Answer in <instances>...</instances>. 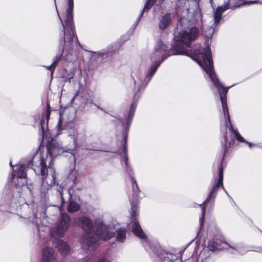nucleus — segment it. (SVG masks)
<instances>
[{
  "label": "nucleus",
  "instance_id": "f257e3e1",
  "mask_svg": "<svg viewBox=\"0 0 262 262\" xmlns=\"http://www.w3.org/2000/svg\"><path fill=\"white\" fill-rule=\"evenodd\" d=\"M190 44L191 43H173L172 47V49L175 51L173 54H182L190 56L203 69L220 93L223 112L225 118L224 128L226 132L228 128L233 137L235 138L238 142L245 143L248 145L249 147L254 146V145L253 144L244 140V138L238 133L237 129L233 128L231 123L229 110L226 101V94L229 89L234 85L225 88L220 83L213 71V61L211 56V50L209 45H207L204 49H200L199 46H196L192 53V52L190 53L187 50V48L189 47Z\"/></svg>",
  "mask_w": 262,
  "mask_h": 262
},
{
  "label": "nucleus",
  "instance_id": "f03ea898",
  "mask_svg": "<svg viewBox=\"0 0 262 262\" xmlns=\"http://www.w3.org/2000/svg\"><path fill=\"white\" fill-rule=\"evenodd\" d=\"M167 48L166 45L161 41H158L150 55L151 60L152 61L156 60L157 61L151 66L150 68L146 75L139 74L134 77L135 94L133 99V102L131 104L127 116H125V118L121 121L123 127L122 131V146L124 156H127L125 151L126 148L127 136L136 108L137 100L140 97L141 92L143 91L148 83L150 81L152 76L157 71V68L163 61L169 56V55H166L165 53Z\"/></svg>",
  "mask_w": 262,
  "mask_h": 262
},
{
  "label": "nucleus",
  "instance_id": "7ed1b4c3",
  "mask_svg": "<svg viewBox=\"0 0 262 262\" xmlns=\"http://www.w3.org/2000/svg\"><path fill=\"white\" fill-rule=\"evenodd\" d=\"M74 222L81 226L84 231L81 237V244L82 249L87 252L97 248L99 239L108 240L117 231L113 227L104 225L100 220L95 222L94 226L91 221L85 216L77 219Z\"/></svg>",
  "mask_w": 262,
  "mask_h": 262
},
{
  "label": "nucleus",
  "instance_id": "20e7f679",
  "mask_svg": "<svg viewBox=\"0 0 262 262\" xmlns=\"http://www.w3.org/2000/svg\"><path fill=\"white\" fill-rule=\"evenodd\" d=\"M33 170L36 174H40L42 177L41 192L46 193L55 184V171L51 165L47 168L45 158L42 156L40 155L39 160L37 162L33 161Z\"/></svg>",
  "mask_w": 262,
  "mask_h": 262
},
{
  "label": "nucleus",
  "instance_id": "39448f33",
  "mask_svg": "<svg viewBox=\"0 0 262 262\" xmlns=\"http://www.w3.org/2000/svg\"><path fill=\"white\" fill-rule=\"evenodd\" d=\"M223 170L222 168H220L219 173V178L216 181L215 184L212 187V189L209 191L207 197L205 201L203 203V204H200L199 206L202 208V217L200 219V223L201 226H202L203 220L205 216V205L207 204L209 201H211V199H214L216 196V194L218 191V189L220 187H222V189L224 190L225 192L226 193L227 196L232 199L230 195L227 192L226 189L224 188L223 185Z\"/></svg>",
  "mask_w": 262,
  "mask_h": 262
},
{
  "label": "nucleus",
  "instance_id": "423d86ee",
  "mask_svg": "<svg viewBox=\"0 0 262 262\" xmlns=\"http://www.w3.org/2000/svg\"><path fill=\"white\" fill-rule=\"evenodd\" d=\"M207 247L210 251L231 248L241 254H244L240 247L232 243H228L224 241L222 235L219 233H217L212 238L209 239Z\"/></svg>",
  "mask_w": 262,
  "mask_h": 262
},
{
  "label": "nucleus",
  "instance_id": "0eeeda50",
  "mask_svg": "<svg viewBox=\"0 0 262 262\" xmlns=\"http://www.w3.org/2000/svg\"><path fill=\"white\" fill-rule=\"evenodd\" d=\"M70 223V217L66 213H61L60 219L54 227L50 229L52 237H62L68 229Z\"/></svg>",
  "mask_w": 262,
  "mask_h": 262
},
{
  "label": "nucleus",
  "instance_id": "6e6552de",
  "mask_svg": "<svg viewBox=\"0 0 262 262\" xmlns=\"http://www.w3.org/2000/svg\"><path fill=\"white\" fill-rule=\"evenodd\" d=\"M68 7L66 9V15L64 21L62 22L64 31L69 35L73 34V10L74 9V0H66Z\"/></svg>",
  "mask_w": 262,
  "mask_h": 262
},
{
  "label": "nucleus",
  "instance_id": "1a4fd4ad",
  "mask_svg": "<svg viewBox=\"0 0 262 262\" xmlns=\"http://www.w3.org/2000/svg\"><path fill=\"white\" fill-rule=\"evenodd\" d=\"M68 7V5H67L66 9ZM56 11H57L58 16L60 19V23L61 24H62L61 21L62 22L64 21V19L65 18L66 15V11L63 14V15L62 16V19L60 17L58 12V10L56 9ZM73 34L71 35H69L67 32L64 31V28L63 27V25H62L63 31L62 33L60 35V36H64V40L66 43V47H68V48H70L72 47L76 46L78 45V39L76 36L75 34V27H74V22L73 21Z\"/></svg>",
  "mask_w": 262,
  "mask_h": 262
},
{
  "label": "nucleus",
  "instance_id": "9d476101",
  "mask_svg": "<svg viewBox=\"0 0 262 262\" xmlns=\"http://www.w3.org/2000/svg\"><path fill=\"white\" fill-rule=\"evenodd\" d=\"M132 187H133V199L130 200V203L132 206V216H135L137 213L138 206L137 202L138 200L139 195L140 194V189L137 184V183L135 179L131 177Z\"/></svg>",
  "mask_w": 262,
  "mask_h": 262
},
{
  "label": "nucleus",
  "instance_id": "9b49d317",
  "mask_svg": "<svg viewBox=\"0 0 262 262\" xmlns=\"http://www.w3.org/2000/svg\"><path fill=\"white\" fill-rule=\"evenodd\" d=\"M133 232L137 236L142 239V243L146 251H148L149 249H152L149 244L146 235L142 231L139 223L136 222H135L133 224Z\"/></svg>",
  "mask_w": 262,
  "mask_h": 262
},
{
  "label": "nucleus",
  "instance_id": "f8f14e48",
  "mask_svg": "<svg viewBox=\"0 0 262 262\" xmlns=\"http://www.w3.org/2000/svg\"><path fill=\"white\" fill-rule=\"evenodd\" d=\"M10 165L13 168V170L15 171L17 175V179L18 180L17 183H15V185L18 187L23 186L27 183V176H26V170L27 167L24 165H17V168L14 170L13 166L12 164V162H10Z\"/></svg>",
  "mask_w": 262,
  "mask_h": 262
},
{
  "label": "nucleus",
  "instance_id": "ddd939ff",
  "mask_svg": "<svg viewBox=\"0 0 262 262\" xmlns=\"http://www.w3.org/2000/svg\"><path fill=\"white\" fill-rule=\"evenodd\" d=\"M48 153L51 157H53L57 155H59L63 152H71L73 149H66L64 147L60 146L58 143H49L47 145Z\"/></svg>",
  "mask_w": 262,
  "mask_h": 262
},
{
  "label": "nucleus",
  "instance_id": "4468645a",
  "mask_svg": "<svg viewBox=\"0 0 262 262\" xmlns=\"http://www.w3.org/2000/svg\"><path fill=\"white\" fill-rule=\"evenodd\" d=\"M59 44L60 46V49L59 50V53L56 55V56L53 58V62L52 64L54 66L55 68L56 66L57 65L58 62L61 59V57L62 56L63 52L64 50L70 51L71 50H72L73 49H76L79 46H80L79 42L78 41V45L76 46L72 47L70 48H68V47H66V43L64 40V36H60V38L59 40Z\"/></svg>",
  "mask_w": 262,
  "mask_h": 262
},
{
  "label": "nucleus",
  "instance_id": "2eb2a0df",
  "mask_svg": "<svg viewBox=\"0 0 262 262\" xmlns=\"http://www.w3.org/2000/svg\"><path fill=\"white\" fill-rule=\"evenodd\" d=\"M55 259L54 250L51 247L43 246L41 250V262H54Z\"/></svg>",
  "mask_w": 262,
  "mask_h": 262
},
{
  "label": "nucleus",
  "instance_id": "dca6fc26",
  "mask_svg": "<svg viewBox=\"0 0 262 262\" xmlns=\"http://www.w3.org/2000/svg\"><path fill=\"white\" fill-rule=\"evenodd\" d=\"M53 245L62 256H66L70 254L71 251L70 247L67 242L63 240H56L53 242Z\"/></svg>",
  "mask_w": 262,
  "mask_h": 262
},
{
  "label": "nucleus",
  "instance_id": "f3484780",
  "mask_svg": "<svg viewBox=\"0 0 262 262\" xmlns=\"http://www.w3.org/2000/svg\"><path fill=\"white\" fill-rule=\"evenodd\" d=\"M229 8V4L219 7L214 13V24H217L221 19L223 13Z\"/></svg>",
  "mask_w": 262,
  "mask_h": 262
},
{
  "label": "nucleus",
  "instance_id": "a211bd4d",
  "mask_svg": "<svg viewBox=\"0 0 262 262\" xmlns=\"http://www.w3.org/2000/svg\"><path fill=\"white\" fill-rule=\"evenodd\" d=\"M171 21V15L169 13H166L160 21L159 27L160 29L164 30L167 28L170 24Z\"/></svg>",
  "mask_w": 262,
  "mask_h": 262
},
{
  "label": "nucleus",
  "instance_id": "6ab92c4d",
  "mask_svg": "<svg viewBox=\"0 0 262 262\" xmlns=\"http://www.w3.org/2000/svg\"><path fill=\"white\" fill-rule=\"evenodd\" d=\"M68 135L73 140L74 150L77 145V139L78 138V132L77 130L74 128H71L68 131Z\"/></svg>",
  "mask_w": 262,
  "mask_h": 262
},
{
  "label": "nucleus",
  "instance_id": "aec40b11",
  "mask_svg": "<svg viewBox=\"0 0 262 262\" xmlns=\"http://www.w3.org/2000/svg\"><path fill=\"white\" fill-rule=\"evenodd\" d=\"M156 0H147V2L145 3L143 10H142V12L141 13V14H140L136 21L135 26L137 25L138 23L140 21L141 18L142 16L143 12L145 11L149 10L150 8L154 5V4L156 2Z\"/></svg>",
  "mask_w": 262,
  "mask_h": 262
},
{
  "label": "nucleus",
  "instance_id": "412c9836",
  "mask_svg": "<svg viewBox=\"0 0 262 262\" xmlns=\"http://www.w3.org/2000/svg\"><path fill=\"white\" fill-rule=\"evenodd\" d=\"M80 208L79 204L75 202L70 201L68 207V210L70 212L78 211Z\"/></svg>",
  "mask_w": 262,
  "mask_h": 262
},
{
  "label": "nucleus",
  "instance_id": "4be33fe9",
  "mask_svg": "<svg viewBox=\"0 0 262 262\" xmlns=\"http://www.w3.org/2000/svg\"><path fill=\"white\" fill-rule=\"evenodd\" d=\"M126 237V230L120 229L117 231L116 239L119 242H123Z\"/></svg>",
  "mask_w": 262,
  "mask_h": 262
},
{
  "label": "nucleus",
  "instance_id": "5701e85b",
  "mask_svg": "<svg viewBox=\"0 0 262 262\" xmlns=\"http://www.w3.org/2000/svg\"><path fill=\"white\" fill-rule=\"evenodd\" d=\"M165 261L174 262L177 259L176 256L171 253H165L163 257H162Z\"/></svg>",
  "mask_w": 262,
  "mask_h": 262
},
{
  "label": "nucleus",
  "instance_id": "b1692460",
  "mask_svg": "<svg viewBox=\"0 0 262 262\" xmlns=\"http://www.w3.org/2000/svg\"><path fill=\"white\" fill-rule=\"evenodd\" d=\"M224 136L225 142H226V144L225 145V146L224 147V155H225V153L227 151V147H228L227 144L229 145V146H230V145L233 144L234 143V141L232 138H231V140H229V139L228 140L227 139V136L225 135H224Z\"/></svg>",
  "mask_w": 262,
  "mask_h": 262
},
{
  "label": "nucleus",
  "instance_id": "393cba45",
  "mask_svg": "<svg viewBox=\"0 0 262 262\" xmlns=\"http://www.w3.org/2000/svg\"><path fill=\"white\" fill-rule=\"evenodd\" d=\"M46 67L47 68V69L48 70H49V71H50L51 72V74H52V75H53V72H54V71L55 70V67L54 66H53L52 64H51L49 66H47V67Z\"/></svg>",
  "mask_w": 262,
  "mask_h": 262
},
{
  "label": "nucleus",
  "instance_id": "a878e982",
  "mask_svg": "<svg viewBox=\"0 0 262 262\" xmlns=\"http://www.w3.org/2000/svg\"><path fill=\"white\" fill-rule=\"evenodd\" d=\"M96 53L99 56H102L107 54V52L105 50H102V51H99V52H97Z\"/></svg>",
  "mask_w": 262,
  "mask_h": 262
},
{
  "label": "nucleus",
  "instance_id": "bb28decb",
  "mask_svg": "<svg viewBox=\"0 0 262 262\" xmlns=\"http://www.w3.org/2000/svg\"><path fill=\"white\" fill-rule=\"evenodd\" d=\"M97 262H110L109 260L106 259L105 258L102 257L98 259Z\"/></svg>",
  "mask_w": 262,
  "mask_h": 262
},
{
  "label": "nucleus",
  "instance_id": "cd10ccee",
  "mask_svg": "<svg viewBox=\"0 0 262 262\" xmlns=\"http://www.w3.org/2000/svg\"><path fill=\"white\" fill-rule=\"evenodd\" d=\"M210 33H209L208 34L206 35V36H207L208 38H211V37L212 34V33H213V29L210 28Z\"/></svg>",
  "mask_w": 262,
  "mask_h": 262
},
{
  "label": "nucleus",
  "instance_id": "c85d7f7f",
  "mask_svg": "<svg viewBox=\"0 0 262 262\" xmlns=\"http://www.w3.org/2000/svg\"><path fill=\"white\" fill-rule=\"evenodd\" d=\"M257 3V1H249V2H245L244 4H255Z\"/></svg>",
  "mask_w": 262,
  "mask_h": 262
},
{
  "label": "nucleus",
  "instance_id": "c756f323",
  "mask_svg": "<svg viewBox=\"0 0 262 262\" xmlns=\"http://www.w3.org/2000/svg\"><path fill=\"white\" fill-rule=\"evenodd\" d=\"M241 3H238V4H237L236 5V6H234V7H231V8L232 9H234V8H237V7H239V6H241Z\"/></svg>",
  "mask_w": 262,
  "mask_h": 262
},
{
  "label": "nucleus",
  "instance_id": "7c9ffc66",
  "mask_svg": "<svg viewBox=\"0 0 262 262\" xmlns=\"http://www.w3.org/2000/svg\"><path fill=\"white\" fill-rule=\"evenodd\" d=\"M14 178V174L13 173L10 174L9 179H11L12 180V179H13Z\"/></svg>",
  "mask_w": 262,
  "mask_h": 262
},
{
  "label": "nucleus",
  "instance_id": "2f4dec72",
  "mask_svg": "<svg viewBox=\"0 0 262 262\" xmlns=\"http://www.w3.org/2000/svg\"><path fill=\"white\" fill-rule=\"evenodd\" d=\"M36 223L37 224V227L38 228V231L40 232L41 229H40V227L39 226V225L38 224V222L36 221Z\"/></svg>",
  "mask_w": 262,
  "mask_h": 262
},
{
  "label": "nucleus",
  "instance_id": "473e14b6",
  "mask_svg": "<svg viewBox=\"0 0 262 262\" xmlns=\"http://www.w3.org/2000/svg\"><path fill=\"white\" fill-rule=\"evenodd\" d=\"M40 126H41V128L42 129V131L43 132V126H42V121H41V122H40Z\"/></svg>",
  "mask_w": 262,
  "mask_h": 262
},
{
  "label": "nucleus",
  "instance_id": "72a5a7b5",
  "mask_svg": "<svg viewBox=\"0 0 262 262\" xmlns=\"http://www.w3.org/2000/svg\"><path fill=\"white\" fill-rule=\"evenodd\" d=\"M49 115H50V113L49 112H48L47 114V116H46V117L47 118V119L48 120L49 119Z\"/></svg>",
  "mask_w": 262,
  "mask_h": 262
},
{
  "label": "nucleus",
  "instance_id": "f704fd0d",
  "mask_svg": "<svg viewBox=\"0 0 262 262\" xmlns=\"http://www.w3.org/2000/svg\"><path fill=\"white\" fill-rule=\"evenodd\" d=\"M60 120H59L58 124L57 125V126L59 127V128L60 127Z\"/></svg>",
  "mask_w": 262,
  "mask_h": 262
},
{
  "label": "nucleus",
  "instance_id": "c9c22d12",
  "mask_svg": "<svg viewBox=\"0 0 262 262\" xmlns=\"http://www.w3.org/2000/svg\"><path fill=\"white\" fill-rule=\"evenodd\" d=\"M59 192H60V193L61 197V198L62 199V192H61V191L60 190H59Z\"/></svg>",
  "mask_w": 262,
  "mask_h": 262
},
{
  "label": "nucleus",
  "instance_id": "e433bc0d",
  "mask_svg": "<svg viewBox=\"0 0 262 262\" xmlns=\"http://www.w3.org/2000/svg\"><path fill=\"white\" fill-rule=\"evenodd\" d=\"M164 0H160L161 2H162Z\"/></svg>",
  "mask_w": 262,
  "mask_h": 262
},
{
  "label": "nucleus",
  "instance_id": "4c0bfd02",
  "mask_svg": "<svg viewBox=\"0 0 262 262\" xmlns=\"http://www.w3.org/2000/svg\"><path fill=\"white\" fill-rule=\"evenodd\" d=\"M210 2L211 3L212 2V0H210Z\"/></svg>",
  "mask_w": 262,
  "mask_h": 262
}]
</instances>
